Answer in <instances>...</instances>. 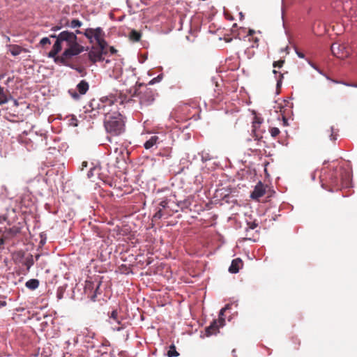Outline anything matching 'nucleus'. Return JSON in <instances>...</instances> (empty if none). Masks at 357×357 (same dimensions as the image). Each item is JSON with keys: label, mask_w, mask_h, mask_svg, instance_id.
Returning <instances> with one entry per match:
<instances>
[{"label": "nucleus", "mask_w": 357, "mask_h": 357, "mask_svg": "<svg viewBox=\"0 0 357 357\" xmlns=\"http://www.w3.org/2000/svg\"><path fill=\"white\" fill-rule=\"evenodd\" d=\"M178 208L183 212H187L190 210V207L192 204V199L190 197L185 198L183 200L178 201Z\"/></svg>", "instance_id": "f8f14e48"}, {"label": "nucleus", "mask_w": 357, "mask_h": 357, "mask_svg": "<svg viewBox=\"0 0 357 357\" xmlns=\"http://www.w3.org/2000/svg\"><path fill=\"white\" fill-rule=\"evenodd\" d=\"M255 233L256 234H258V231H257V230H256V231H255Z\"/></svg>", "instance_id": "e2e57ef3"}, {"label": "nucleus", "mask_w": 357, "mask_h": 357, "mask_svg": "<svg viewBox=\"0 0 357 357\" xmlns=\"http://www.w3.org/2000/svg\"><path fill=\"white\" fill-rule=\"evenodd\" d=\"M254 237H255L254 235L250 234V231L248 232V233L245 232V240L256 241V240L254 238Z\"/></svg>", "instance_id": "a19ab883"}, {"label": "nucleus", "mask_w": 357, "mask_h": 357, "mask_svg": "<svg viewBox=\"0 0 357 357\" xmlns=\"http://www.w3.org/2000/svg\"><path fill=\"white\" fill-rule=\"evenodd\" d=\"M235 352H236V349H233L232 354H233L234 357H236V356L235 355Z\"/></svg>", "instance_id": "6e6d98bb"}, {"label": "nucleus", "mask_w": 357, "mask_h": 357, "mask_svg": "<svg viewBox=\"0 0 357 357\" xmlns=\"http://www.w3.org/2000/svg\"><path fill=\"white\" fill-rule=\"evenodd\" d=\"M13 103H14V105H15V106H18V102H17V100L14 99V100H13Z\"/></svg>", "instance_id": "603ef678"}, {"label": "nucleus", "mask_w": 357, "mask_h": 357, "mask_svg": "<svg viewBox=\"0 0 357 357\" xmlns=\"http://www.w3.org/2000/svg\"><path fill=\"white\" fill-rule=\"evenodd\" d=\"M164 135L162 133L151 134L146 136V140L144 143V147L146 150H155L163 142Z\"/></svg>", "instance_id": "1a4fd4ad"}, {"label": "nucleus", "mask_w": 357, "mask_h": 357, "mask_svg": "<svg viewBox=\"0 0 357 357\" xmlns=\"http://www.w3.org/2000/svg\"><path fill=\"white\" fill-rule=\"evenodd\" d=\"M270 133L273 137H275L279 135L280 130H279V128H278L276 127L271 128L270 130Z\"/></svg>", "instance_id": "f704fd0d"}, {"label": "nucleus", "mask_w": 357, "mask_h": 357, "mask_svg": "<svg viewBox=\"0 0 357 357\" xmlns=\"http://www.w3.org/2000/svg\"><path fill=\"white\" fill-rule=\"evenodd\" d=\"M127 97L121 93L116 91L108 96H103L99 100L93 99L89 103L90 116H104V126L106 131L118 136L125 131V121L123 116L119 112L118 105H123Z\"/></svg>", "instance_id": "f257e3e1"}, {"label": "nucleus", "mask_w": 357, "mask_h": 357, "mask_svg": "<svg viewBox=\"0 0 357 357\" xmlns=\"http://www.w3.org/2000/svg\"><path fill=\"white\" fill-rule=\"evenodd\" d=\"M25 286L31 290H35L39 286V280L37 279H30L26 282Z\"/></svg>", "instance_id": "a211bd4d"}, {"label": "nucleus", "mask_w": 357, "mask_h": 357, "mask_svg": "<svg viewBox=\"0 0 357 357\" xmlns=\"http://www.w3.org/2000/svg\"><path fill=\"white\" fill-rule=\"evenodd\" d=\"M168 206V199H164L161 201L159 204L158 208L163 211H168V208L167 207Z\"/></svg>", "instance_id": "cd10ccee"}, {"label": "nucleus", "mask_w": 357, "mask_h": 357, "mask_svg": "<svg viewBox=\"0 0 357 357\" xmlns=\"http://www.w3.org/2000/svg\"><path fill=\"white\" fill-rule=\"evenodd\" d=\"M295 52H296V54H297V56L301 58V59H304L305 58V54L302 52H301L300 51H298L297 50V48H295Z\"/></svg>", "instance_id": "79ce46f5"}, {"label": "nucleus", "mask_w": 357, "mask_h": 357, "mask_svg": "<svg viewBox=\"0 0 357 357\" xmlns=\"http://www.w3.org/2000/svg\"><path fill=\"white\" fill-rule=\"evenodd\" d=\"M265 193V190L262 188V187H257L255 188L253 192L251 193V197L252 199H258L262 197Z\"/></svg>", "instance_id": "6ab92c4d"}, {"label": "nucleus", "mask_w": 357, "mask_h": 357, "mask_svg": "<svg viewBox=\"0 0 357 357\" xmlns=\"http://www.w3.org/2000/svg\"><path fill=\"white\" fill-rule=\"evenodd\" d=\"M168 217H169V212L163 211L158 208L156 213L153 215V218L154 220H160L162 218H167Z\"/></svg>", "instance_id": "b1692460"}, {"label": "nucleus", "mask_w": 357, "mask_h": 357, "mask_svg": "<svg viewBox=\"0 0 357 357\" xmlns=\"http://www.w3.org/2000/svg\"><path fill=\"white\" fill-rule=\"evenodd\" d=\"M39 44L41 46H45V45H50L51 44V41H50V38L44 37V38H41L40 40Z\"/></svg>", "instance_id": "72a5a7b5"}, {"label": "nucleus", "mask_w": 357, "mask_h": 357, "mask_svg": "<svg viewBox=\"0 0 357 357\" xmlns=\"http://www.w3.org/2000/svg\"><path fill=\"white\" fill-rule=\"evenodd\" d=\"M100 170H101V168L98 165H96L93 167H91L89 171L87 173V177L89 178H92L94 176L100 178Z\"/></svg>", "instance_id": "dca6fc26"}, {"label": "nucleus", "mask_w": 357, "mask_h": 357, "mask_svg": "<svg viewBox=\"0 0 357 357\" xmlns=\"http://www.w3.org/2000/svg\"><path fill=\"white\" fill-rule=\"evenodd\" d=\"M228 308V305H227L225 307H223L220 310V312H219V315L220 316H222L224 314V312L226 310V309Z\"/></svg>", "instance_id": "a18cd8bd"}, {"label": "nucleus", "mask_w": 357, "mask_h": 357, "mask_svg": "<svg viewBox=\"0 0 357 357\" xmlns=\"http://www.w3.org/2000/svg\"><path fill=\"white\" fill-rule=\"evenodd\" d=\"M89 89V84L85 79L81 80L75 89H70L68 94L74 100H79L82 96L85 95Z\"/></svg>", "instance_id": "423d86ee"}, {"label": "nucleus", "mask_w": 357, "mask_h": 357, "mask_svg": "<svg viewBox=\"0 0 357 357\" xmlns=\"http://www.w3.org/2000/svg\"><path fill=\"white\" fill-rule=\"evenodd\" d=\"M141 33L136 30H132L130 33V38L134 42H137L141 38Z\"/></svg>", "instance_id": "bb28decb"}, {"label": "nucleus", "mask_w": 357, "mask_h": 357, "mask_svg": "<svg viewBox=\"0 0 357 357\" xmlns=\"http://www.w3.org/2000/svg\"><path fill=\"white\" fill-rule=\"evenodd\" d=\"M82 25V22L80 20H77V19H73L70 22H67L64 24L65 26H68V27H70L72 29H75L77 27H80Z\"/></svg>", "instance_id": "5701e85b"}, {"label": "nucleus", "mask_w": 357, "mask_h": 357, "mask_svg": "<svg viewBox=\"0 0 357 357\" xmlns=\"http://www.w3.org/2000/svg\"><path fill=\"white\" fill-rule=\"evenodd\" d=\"M82 166L83 167H86L87 166V162H82Z\"/></svg>", "instance_id": "5fc2aeb1"}, {"label": "nucleus", "mask_w": 357, "mask_h": 357, "mask_svg": "<svg viewBox=\"0 0 357 357\" xmlns=\"http://www.w3.org/2000/svg\"><path fill=\"white\" fill-rule=\"evenodd\" d=\"M315 177H316L315 173L312 172L311 174V178H312V180L314 181L315 180Z\"/></svg>", "instance_id": "3c124183"}, {"label": "nucleus", "mask_w": 357, "mask_h": 357, "mask_svg": "<svg viewBox=\"0 0 357 357\" xmlns=\"http://www.w3.org/2000/svg\"><path fill=\"white\" fill-rule=\"evenodd\" d=\"M178 356H179V353L177 352L175 345L171 344L169 346V350L167 351V356L168 357H177Z\"/></svg>", "instance_id": "a878e982"}, {"label": "nucleus", "mask_w": 357, "mask_h": 357, "mask_svg": "<svg viewBox=\"0 0 357 357\" xmlns=\"http://www.w3.org/2000/svg\"><path fill=\"white\" fill-rule=\"evenodd\" d=\"M121 316L119 315V312L116 309L113 310L109 314V322L110 324L114 325V322L117 321Z\"/></svg>", "instance_id": "4be33fe9"}, {"label": "nucleus", "mask_w": 357, "mask_h": 357, "mask_svg": "<svg viewBox=\"0 0 357 357\" xmlns=\"http://www.w3.org/2000/svg\"><path fill=\"white\" fill-rule=\"evenodd\" d=\"M22 142L27 151H30L40 147L47 146V135L45 134L38 135L36 132H31L29 136L22 139Z\"/></svg>", "instance_id": "20e7f679"}, {"label": "nucleus", "mask_w": 357, "mask_h": 357, "mask_svg": "<svg viewBox=\"0 0 357 357\" xmlns=\"http://www.w3.org/2000/svg\"><path fill=\"white\" fill-rule=\"evenodd\" d=\"M156 95L155 91L148 88L147 86L144 85L143 83L136 82L135 86V96L139 99L140 105L144 106L151 105L154 102Z\"/></svg>", "instance_id": "7ed1b4c3"}, {"label": "nucleus", "mask_w": 357, "mask_h": 357, "mask_svg": "<svg viewBox=\"0 0 357 357\" xmlns=\"http://www.w3.org/2000/svg\"><path fill=\"white\" fill-rule=\"evenodd\" d=\"M95 336V333L92 332H89L86 335H85V341L89 342L90 339H93Z\"/></svg>", "instance_id": "ea45409f"}, {"label": "nucleus", "mask_w": 357, "mask_h": 357, "mask_svg": "<svg viewBox=\"0 0 357 357\" xmlns=\"http://www.w3.org/2000/svg\"><path fill=\"white\" fill-rule=\"evenodd\" d=\"M307 63L308 64L312 67L314 69H315L319 73L321 74V75H325L322 71L318 68L312 62H311L310 60H307Z\"/></svg>", "instance_id": "58836bf2"}, {"label": "nucleus", "mask_w": 357, "mask_h": 357, "mask_svg": "<svg viewBox=\"0 0 357 357\" xmlns=\"http://www.w3.org/2000/svg\"><path fill=\"white\" fill-rule=\"evenodd\" d=\"M10 98H12L11 96L8 94L3 87L0 86V105L6 103Z\"/></svg>", "instance_id": "f3484780"}, {"label": "nucleus", "mask_w": 357, "mask_h": 357, "mask_svg": "<svg viewBox=\"0 0 357 357\" xmlns=\"http://www.w3.org/2000/svg\"><path fill=\"white\" fill-rule=\"evenodd\" d=\"M77 70H78V72H80V71H81V70H80V69H78V68H77Z\"/></svg>", "instance_id": "0e129e2a"}, {"label": "nucleus", "mask_w": 357, "mask_h": 357, "mask_svg": "<svg viewBox=\"0 0 357 357\" xmlns=\"http://www.w3.org/2000/svg\"><path fill=\"white\" fill-rule=\"evenodd\" d=\"M83 35L89 40L90 43L96 42L100 49H106L107 43L104 38L105 33L101 27L85 29Z\"/></svg>", "instance_id": "39448f33"}, {"label": "nucleus", "mask_w": 357, "mask_h": 357, "mask_svg": "<svg viewBox=\"0 0 357 357\" xmlns=\"http://www.w3.org/2000/svg\"><path fill=\"white\" fill-rule=\"evenodd\" d=\"M199 155H200L201 160L203 162L211 160L213 158V155L210 153V152L206 150L199 152Z\"/></svg>", "instance_id": "412c9836"}, {"label": "nucleus", "mask_w": 357, "mask_h": 357, "mask_svg": "<svg viewBox=\"0 0 357 357\" xmlns=\"http://www.w3.org/2000/svg\"><path fill=\"white\" fill-rule=\"evenodd\" d=\"M62 26H54L51 28L52 31H57L61 29Z\"/></svg>", "instance_id": "c03bdc74"}, {"label": "nucleus", "mask_w": 357, "mask_h": 357, "mask_svg": "<svg viewBox=\"0 0 357 357\" xmlns=\"http://www.w3.org/2000/svg\"><path fill=\"white\" fill-rule=\"evenodd\" d=\"M68 124L70 126H77L78 125V120L76 118L75 116L74 115H72L70 116L69 119H68Z\"/></svg>", "instance_id": "473e14b6"}, {"label": "nucleus", "mask_w": 357, "mask_h": 357, "mask_svg": "<svg viewBox=\"0 0 357 357\" xmlns=\"http://www.w3.org/2000/svg\"><path fill=\"white\" fill-rule=\"evenodd\" d=\"M287 123V120L285 119H284V124H286Z\"/></svg>", "instance_id": "052dcab7"}, {"label": "nucleus", "mask_w": 357, "mask_h": 357, "mask_svg": "<svg viewBox=\"0 0 357 357\" xmlns=\"http://www.w3.org/2000/svg\"><path fill=\"white\" fill-rule=\"evenodd\" d=\"M168 211L169 213V216L172 215L174 213H177L179 211L178 201L175 202L174 200H172L171 199H168Z\"/></svg>", "instance_id": "2eb2a0df"}, {"label": "nucleus", "mask_w": 357, "mask_h": 357, "mask_svg": "<svg viewBox=\"0 0 357 357\" xmlns=\"http://www.w3.org/2000/svg\"><path fill=\"white\" fill-rule=\"evenodd\" d=\"M81 43V40L76 36V33L68 30L62 31L58 34V38L49 52L47 56L53 59L54 63L57 64H62L73 68L68 63V60L86 50Z\"/></svg>", "instance_id": "f03ea898"}, {"label": "nucleus", "mask_w": 357, "mask_h": 357, "mask_svg": "<svg viewBox=\"0 0 357 357\" xmlns=\"http://www.w3.org/2000/svg\"><path fill=\"white\" fill-rule=\"evenodd\" d=\"M49 38H50H50H55V39H56V40H57V38H58V34H55V33H54V34H50Z\"/></svg>", "instance_id": "de8ad7c7"}, {"label": "nucleus", "mask_w": 357, "mask_h": 357, "mask_svg": "<svg viewBox=\"0 0 357 357\" xmlns=\"http://www.w3.org/2000/svg\"><path fill=\"white\" fill-rule=\"evenodd\" d=\"M331 133L330 135V139L332 141H335L337 139V132L335 131V128L333 126L331 127Z\"/></svg>", "instance_id": "c9c22d12"}, {"label": "nucleus", "mask_w": 357, "mask_h": 357, "mask_svg": "<svg viewBox=\"0 0 357 357\" xmlns=\"http://www.w3.org/2000/svg\"><path fill=\"white\" fill-rule=\"evenodd\" d=\"M284 61L283 60H280L277 61H274L273 63V66L274 68H282Z\"/></svg>", "instance_id": "4c0bfd02"}, {"label": "nucleus", "mask_w": 357, "mask_h": 357, "mask_svg": "<svg viewBox=\"0 0 357 357\" xmlns=\"http://www.w3.org/2000/svg\"><path fill=\"white\" fill-rule=\"evenodd\" d=\"M83 32L84 31H80V30H75V32H73V33H76V36L79 34H83Z\"/></svg>", "instance_id": "09e8293b"}, {"label": "nucleus", "mask_w": 357, "mask_h": 357, "mask_svg": "<svg viewBox=\"0 0 357 357\" xmlns=\"http://www.w3.org/2000/svg\"><path fill=\"white\" fill-rule=\"evenodd\" d=\"M331 49L333 54L337 58L343 59L349 55L348 51L346 50L345 46L343 45L333 43L331 45Z\"/></svg>", "instance_id": "9b49d317"}, {"label": "nucleus", "mask_w": 357, "mask_h": 357, "mask_svg": "<svg viewBox=\"0 0 357 357\" xmlns=\"http://www.w3.org/2000/svg\"><path fill=\"white\" fill-rule=\"evenodd\" d=\"M218 331V325L217 320H213L210 326L206 328V335L209 337L213 334H215Z\"/></svg>", "instance_id": "4468645a"}, {"label": "nucleus", "mask_w": 357, "mask_h": 357, "mask_svg": "<svg viewBox=\"0 0 357 357\" xmlns=\"http://www.w3.org/2000/svg\"><path fill=\"white\" fill-rule=\"evenodd\" d=\"M122 321H123V317H121L117 321H116L114 322V324H116L117 325H120V326H121V324H128L127 323L122 322Z\"/></svg>", "instance_id": "37998d69"}, {"label": "nucleus", "mask_w": 357, "mask_h": 357, "mask_svg": "<svg viewBox=\"0 0 357 357\" xmlns=\"http://www.w3.org/2000/svg\"><path fill=\"white\" fill-rule=\"evenodd\" d=\"M241 265L242 260L240 258L234 259L231 261V264L229 268V271L231 273H237L239 271Z\"/></svg>", "instance_id": "ddd939ff"}, {"label": "nucleus", "mask_w": 357, "mask_h": 357, "mask_svg": "<svg viewBox=\"0 0 357 357\" xmlns=\"http://www.w3.org/2000/svg\"><path fill=\"white\" fill-rule=\"evenodd\" d=\"M105 62H106V63H109V62H110V61H109V59H106V60H105Z\"/></svg>", "instance_id": "bf43d9fd"}, {"label": "nucleus", "mask_w": 357, "mask_h": 357, "mask_svg": "<svg viewBox=\"0 0 357 357\" xmlns=\"http://www.w3.org/2000/svg\"><path fill=\"white\" fill-rule=\"evenodd\" d=\"M23 49L17 45H13L10 46L9 51L13 56H17L21 54Z\"/></svg>", "instance_id": "393cba45"}, {"label": "nucleus", "mask_w": 357, "mask_h": 357, "mask_svg": "<svg viewBox=\"0 0 357 357\" xmlns=\"http://www.w3.org/2000/svg\"><path fill=\"white\" fill-rule=\"evenodd\" d=\"M273 73L275 74V75H277L278 73L279 74L278 77H276V79H277L276 86H277V88H280L282 85V79L283 78V75L280 73H278L276 70H273Z\"/></svg>", "instance_id": "c85d7f7f"}, {"label": "nucleus", "mask_w": 357, "mask_h": 357, "mask_svg": "<svg viewBox=\"0 0 357 357\" xmlns=\"http://www.w3.org/2000/svg\"><path fill=\"white\" fill-rule=\"evenodd\" d=\"M254 33H255V31H253V30L249 31V35H252Z\"/></svg>", "instance_id": "864d4df0"}, {"label": "nucleus", "mask_w": 357, "mask_h": 357, "mask_svg": "<svg viewBox=\"0 0 357 357\" xmlns=\"http://www.w3.org/2000/svg\"><path fill=\"white\" fill-rule=\"evenodd\" d=\"M111 52L112 53L116 52V50H114V48L113 47H111Z\"/></svg>", "instance_id": "4d7b16f0"}, {"label": "nucleus", "mask_w": 357, "mask_h": 357, "mask_svg": "<svg viewBox=\"0 0 357 357\" xmlns=\"http://www.w3.org/2000/svg\"><path fill=\"white\" fill-rule=\"evenodd\" d=\"M240 15H241V17H243V14H242V13H240Z\"/></svg>", "instance_id": "680f3d73"}, {"label": "nucleus", "mask_w": 357, "mask_h": 357, "mask_svg": "<svg viewBox=\"0 0 357 357\" xmlns=\"http://www.w3.org/2000/svg\"><path fill=\"white\" fill-rule=\"evenodd\" d=\"M247 225H248V227L245 228V231L247 233L250 232L251 230L255 229L258 226V223H257L255 221L252 222H248Z\"/></svg>", "instance_id": "c756f323"}, {"label": "nucleus", "mask_w": 357, "mask_h": 357, "mask_svg": "<svg viewBox=\"0 0 357 357\" xmlns=\"http://www.w3.org/2000/svg\"><path fill=\"white\" fill-rule=\"evenodd\" d=\"M262 138L261 136H259L258 134H255V140L260 141V139Z\"/></svg>", "instance_id": "8fccbe9b"}, {"label": "nucleus", "mask_w": 357, "mask_h": 357, "mask_svg": "<svg viewBox=\"0 0 357 357\" xmlns=\"http://www.w3.org/2000/svg\"><path fill=\"white\" fill-rule=\"evenodd\" d=\"M106 54L105 49L93 47L89 52V59L93 63L105 61L104 55Z\"/></svg>", "instance_id": "9d476101"}, {"label": "nucleus", "mask_w": 357, "mask_h": 357, "mask_svg": "<svg viewBox=\"0 0 357 357\" xmlns=\"http://www.w3.org/2000/svg\"><path fill=\"white\" fill-rule=\"evenodd\" d=\"M33 264H34L33 257V255H29L28 256H26L22 261V264L24 266H26V270L28 271H29L31 267L33 265Z\"/></svg>", "instance_id": "aec40b11"}, {"label": "nucleus", "mask_w": 357, "mask_h": 357, "mask_svg": "<svg viewBox=\"0 0 357 357\" xmlns=\"http://www.w3.org/2000/svg\"><path fill=\"white\" fill-rule=\"evenodd\" d=\"M128 324H121V326L118 325L117 326L112 327L113 331H121L127 327Z\"/></svg>", "instance_id": "e433bc0d"}, {"label": "nucleus", "mask_w": 357, "mask_h": 357, "mask_svg": "<svg viewBox=\"0 0 357 357\" xmlns=\"http://www.w3.org/2000/svg\"><path fill=\"white\" fill-rule=\"evenodd\" d=\"M261 123H262V120H261L260 118H259V117H257V116H256V117L255 118V120H254V121H253V123H253V125H252V127H253V131H254L255 132H257V127H258V126H259V125H260Z\"/></svg>", "instance_id": "7c9ffc66"}, {"label": "nucleus", "mask_w": 357, "mask_h": 357, "mask_svg": "<svg viewBox=\"0 0 357 357\" xmlns=\"http://www.w3.org/2000/svg\"><path fill=\"white\" fill-rule=\"evenodd\" d=\"M100 284V282H86L84 293L91 301L95 302L98 294H100L99 291Z\"/></svg>", "instance_id": "6e6552de"}, {"label": "nucleus", "mask_w": 357, "mask_h": 357, "mask_svg": "<svg viewBox=\"0 0 357 357\" xmlns=\"http://www.w3.org/2000/svg\"><path fill=\"white\" fill-rule=\"evenodd\" d=\"M7 303L5 301H0V308L6 306Z\"/></svg>", "instance_id": "49530a36"}, {"label": "nucleus", "mask_w": 357, "mask_h": 357, "mask_svg": "<svg viewBox=\"0 0 357 357\" xmlns=\"http://www.w3.org/2000/svg\"><path fill=\"white\" fill-rule=\"evenodd\" d=\"M347 86H350V84H347ZM351 86L357 88V84H351Z\"/></svg>", "instance_id": "13d9d810"}, {"label": "nucleus", "mask_w": 357, "mask_h": 357, "mask_svg": "<svg viewBox=\"0 0 357 357\" xmlns=\"http://www.w3.org/2000/svg\"><path fill=\"white\" fill-rule=\"evenodd\" d=\"M163 78V75L162 74H160L158 75L157 77L153 78L152 79H151L149 82V85H153L155 83H158L160 82H161V80Z\"/></svg>", "instance_id": "2f4dec72"}, {"label": "nucleus", "mask_w": 357, "mask_h": 357, "mask_svg": "<svg viewBox=\"0 0 357 357\" xmlns=\"http://www.w3.org/2000/svg\"><path fill=\"white\" fill-rule=\"evenodd\" d=\"M329 181L333 185H337L340 180L341 181L342 185L344 187H349L350 183V174L342 169L340 178H339L337 169H333V172L329 175Z\"/></svg>", "instance_id": "0eeeda50"}]
</instances>
